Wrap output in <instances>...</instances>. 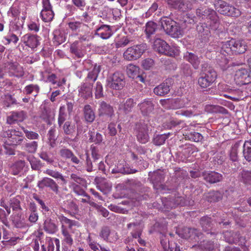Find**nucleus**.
I'll return each instance as SVG.
<instances>
[{
    "instance_id": "nucleus-22",
    "label": "nucleus",
    "mask_w": 251,
    "mask_h": 251,
    "mask_svg": "<svg viewBox=\"0 0 251 251\" xmlns=\"http://www.w3.org/2000/svg\"><path fill=\"white\" fill-rule=\"evenodd\" d=\"M38 37L36 35L28 33L22 37V41L26 46L31 49H34L37 47L39 43Z\"/></svg>"
},
{
    "instance_id": "nucleus-43",
    "label": "nucleus",
    "mask_w": 251,
    "mask_h": 251,
    "mask_svg": "<svg viewBox=\"0 0 251 251\" xmlns=\"http://www.w3.org/2000/svg\"><path fill=\"white\" fill-rule=\"evenodd\" d=\"M88 134L89 136V140L90 142H94L97 144H100L102 142L103 138L100 133L89 131Z\"/></svg>"
},
{
    "instance_id": "nucleus-10",
    "label": "nucleus",
    "mask_w": 251,
    "mask_h": 251,
    "mask_svg": "<svg viewBox=\"0 0 251 251\" xmlns=\"http://www.w3.org/2000/svg\"><path fill=\"white\" fill-rule=\"evenodd\" d=\"M125 84V76L119 72L114 73L110 77L108 83L110 88L115 90H121Z\"/></svg>"
},
{
    "instance_id": "nucleus-51",
    "label": "nucleus",
    "mask_w": 251,
    "mask_h": 251,
    "mask_svg": "<svg viewBox=\"0 0 251 251\" xmlns=\"http://www.w3.org/2000/svg\"><path fill=\"white\" fill-rule=\"evenodd\" d=\"M157 26V24L152 21H150L146 24L145 32L148 38L155 32Z\"/></svg>"
},
{
    "instance_id": "nucleus-47",
    "label": "nucleus",
    "mask_w": 251,
    "mask_h": 251,
    "mask_svg": "<svg viewBox=\"0 0 251 251\" xmlns=\"http://www.w3.org/2000/svg\"><path fill=\"white\" fill-rule=\"evenodd\" d=\"M41 17L45 22L51 21L54 17V13L52 10L43 9L40 13Z\"/></svg>"
},
{
    "instance_id": "nucleus-53",
    "label": "nucleus",
    "mask_w": 251,
    "mask_h": 251,
    "mask_svg": "<svg viewBox=\"0 0 251 251\" xmlns=\"http://www.w3.org/2000/svg\"><path fill=\"white\" fill-rule=\"evenodd\" d=\"M198 84L201 88H206L210 86L214 82L209 79L205 76L202 75L198 78Z\"/></svg>"
},
{
    "instance_id": "nucleus-37",
    "label": "nucleus",
    "mask_w": 251,
    "mask_h": 251,
    "mask_svg": "<svg viewBox=\"0 0 251 251\" xmlns=\"http://www.w3.org/2000/svg\"><path fill=\"white\" fill-rule=\"evenodd\" d=\"M137 172L135 169L128 167L126 164L119 163L117 168L112 170V173H122L123 174H134Z\"/></svg>"
},
{
    "instance_id": "nucleus-19",
    "label": "nucleus",
    "mask_w": 251,
    "mask_h": 251,
    "mask_svg": "<svg viewBox=\"0 0 251 251\" xmlns=\"http://www.w3.org/2000/svg\"><path fill=\"white\" fill-rule=\"evenodd\" d=\"M183 58L189 62L194 69L198 70L199 68L201 59L196 54L187 51L184 53Z\"/></svg>"
},
{
    "instance_id": "nucleus-28",
    "label": "nucleus",
    "mask_w": 251,
    "mask_h": 251,
    "mask_svg": "<svg viewBox=\"0 0 251 251\" xmlns=\"http://www.w3.org/2000/svg\"><path fill=\"white\" fill-rule=\"evenodd\" d=\"M200 224L203 231L205 232L210 231V234L214 235L218 234V232L211 231L212 230V224L211 218L208 216L201 217L200 219Z\"/></svg>"
},
{
    "instance_id": "nucleus-17",
    "label": "nucleus",
    "mask_w": 251,
    "mask_h": 251,
    "mask_svg": "<svg viewBox=\"0 0 251 251\" xmlns=\"http://www.w3.org/2000/svg\"><path fill=\"white\" fill-rule=\"evenodd\" d=\"M26 118V113L24 111H13L7 117L6 123L9 125L14 124L17 122H22Z\"/></svg>"
},
{
    "instance_id": "nucleus-35",
    "label": "nucleus",
    "mask_w": 251,
    "mask_h": 251,
    "mask_svg": "<svg viewBox=\"0 0 251 251\" xmlns=\"http://www.w3.org/2000/svg\"><path fill=\"white\" fill-rule=\"evenodd\" d=\"M242 141H239L236 142L231 147L230 152V160L233 162H237L238 164V151L239 148H241L242 146ZM236 163H234V165L236 166Z\"/></svg>"
},
{
    "instance_id": "nucleus-32",
    "label": "nucleus",
    "mask_w": 251,
    "mask_h": 251,
    "mask_svg": "<svg viewBox=\"0 0 251 251\" xmlns=\"http://www.w3.org/2000/svg\"><path fill=\"white\" fill-rule=\"evenodd\" d=\"M93 85L85 82L79 89V95L85 99H87L92 96Z\"/></svg>"
},
{
    "instance_id": "nucleus-57",
    "label": "nucleus",
    "mask_w": 251,
    "mask_h": 251,
    "mask_svg": "<svg viewBox=\"0 0 251 251\" xmlns=\"http://www.w3.org/2000/svg\"><path fill=\"white\" fill-rule=\"evenodd\" d=\"M91 155L92 157L93 163L94 165H96V163H98L100 161V155L98 153L97 148L93 145L91 146Z\"/></svg>"
},
{
    "instance_id": "nucleus-20",
    "label": "nucleus",
    "mask_w": 251,
    "mask_h": 251,
    "mask_svg": "<svg viewBox=\"0 0 251 251\" xmlns=\"http://www.w3.org/2000/svg\"><path fill=\"white\" fill-rule=\"evenodd\" d=\"M112 34L111 26L106 25H102L97 28L95 32V35H98L103 39H108Z\"/></svg>"
},
{
    "instance_id": "nucleus-52",
    "label": "nucleus",
    "mask_w": 251,
    "mask_h": 251,
    "mask_svg": "<svg viewBox=\"0 0 251 251\" xmlns=\"http://www.w3.org/2000/svg\"><path fill=\"white\" fill-rule=\"evenodd\" d=\"M38 142L36 141L26 142L24 145V149L28 153H35L38 147Z\"/></svg>"
},
{
    "instance_id": "nucleus-29",
    "label": "nucleus",
    "mask_w": 251,
    "mask_h": 251,
    "mask_svg": "<svg viewBox=\"0 0 251 251\" xmlns=\"http://www.w3.org/2000/svg\"><path fill=\"white\" fill-rule=\"evenodd\" d=\"M100 71V66L95 64L93 69L90 71L85 78V82L92 84L96 81L98 75Z\"/></svg>"
},
{
    "instance_id": "nucleus-7",
    "label": "nucleus",
    "mask_w": 251,
    "mask_h": 251,
    "mask_svg": "<svg viewBox=\"0 0 251 251\" xmlns=\"http://www.w3.org/2000/svg\"><path fill=\"white\" fill-rule=\"evenodd\" d=\"M234 80L240 86L251 83V70L245 68L238 69L235 72Z\"/></svg>"
},
{
    "instance_id": "nucleus-30",
    "label": "nucleus",
    "mask_w": 251,
    "mask_h": 251,
    "mask_svg": "<svg viewBox=\"0 0 251 251\" xmlns=\"http://www.w3.org/2000/svg\"><path fill=\"white\" fill-rule=\"evenodd\" d=\"M83 117L86 122L92 123L95 119V113L89 104L84 105L83 108Z\"/></svg>"
},
{
    "instance_id": "nucleus-8",
    "label": "nucleus",
    "mask_w": 251,
    "mask_h": 251,
    "mask_svg": "<svg viewBox=\"0 0 251 251\" xmlns=\"http://www.w3.org/2000/svg\"><path fill=\"white\" fill-rule=\"evenodd\" d=\"M135 131L137 141L141 144H145L149 141V127L145 123H138L135 125Z\"/></svg>"
},
{
    "instance_id": "nucleus-50",
    "label": "nucleus",
    "mask_w": 251,
    "mask_h": 251,
    "mask_svg": "<svg viewBox=\"0 0 251 251\" xmlns=\"http://www.w3.org/2000/svg\"><path fill=\"white\" fill-rule=\"evenodd\" d=\"M161 201L165 210L175 207L173 197L163 198L161 199Z\"/></svg>"
},
{
    "instance_id": "nucleus-25",
    "label": "nucleus",
    "mask_w": 251,
    "mask_h": 251,
    "mask_svg": "<svg viewBox=\"0 0 251 251\" xmlns=\"http://www.w3.org/2000/svg\"><path fill=\"white\" fill-rule=\"evenodd\" d=\"M135 103L136 102L133 99H127L119 105L118 109L125 114H128L131 112L132 109L134 106Z\"/></svg>"
},
{
    "instance_id": "nucleus-59",
    "label": "nucleus",
    "mask_w": 251,
    "mask_h": 251,
    "mask_svg": "<svg viewBox=\"0 0 251 251\" xmlns=\"http://www.w3.org/2000/svg\"><path fill=\"white\" fill-rule=\"evenodd\" d=\"M64 106H61L59 109V113L58 118V124L60 127L66 120V114L64 112Z\"/></svg>"
},
{
    "instance_id": "nucleus-38",
    "label": "nucleus",
    "mask_w": 251,
    "mask_h": 251,
    "mask_svg": "<svg viewBox=\"0 0 251 251\" xmlns=\"http://www.w3.org/2000/svg\"><path fill=\"white\" fill-rule=\"evenodd\" d=\"M2 105L6 107H9L13 104H17V100L10 94H5L0 97Z\"/></svg>"
},
{
    "instance_id": "nucleus-58",
    "label": "nucleus",
    "mask_w": 251,
    "mask_h": 251,
    "mask_svg": "<svg viewBox=\"0 0 251 251\" xmlns=\"http://www.w3.org/2000/svg\"><path fill=\"white\" fill-rule=\"evenodd\" d=\"M86 160L85 162L84 167L85 170L88 172H92L93 171L94 164L93 161L91 160L89 154L86 153Z\"/></svg>"
},
{
    "instance_id": "nucleus-5",
    "label": "nucleus",
    "mask_w": 251,
    "mask_h": 251,
    "mask_svg": "<svg viewBox=\"0 0 251 251\" xmlns=\"http://www.w3.org/2000/svg\"><path fill=\"white\" fill-rule=\"evenodd\" d=\"M162 26L166 33L174 38L182 35V30L177 23L173 20L165 18L162 21Z\"/></svg>"
},
{
    "instance_id": "nucleus-63",
    "label": "nucleus",
    "mask_w": 251,
    "mask_h": 251,
    "mask_svg": "<svg viewBox=\"0 0 251 251\" xmlns=\"http://www.w3.org/2000/svg\"><path fill=\"white\" fill-rule=\"evenodd\" d=\"M125 184L132 188H139L142 186V183L138 180L135 179H127L125 181Z\"/></svg>"
},
{
    "instance_id": "nucleus-62",
    "label": "nucleus",
    "mask_w": 251,
    "mask_h": 251,
    "mask_svg": "<svg viewBox=\"0 0 251 251\" xmlns=\"http://www.w3.org/2000/svg\"><path fill=\"white\" fill-rule=\"evenodd\" d=\"M8 215L4 209L0 208V220L7 227H9L10 225L7 219Z\"/></svg>"
},
{
    "instance_id": "nucleus-9",
    "label": "nucleus",
    "mask_w": 251,
    "mask_h": 251,
    "mask_svg": "<svg viewBox=\"0 0 251 251\" xmlns=\"http://www.w3.org/2000/svg\"><path fill=\"white\" fill-rule=\"evenodd\" d=\"M4 67L10 76L21 77L24 75V69L17 62H7Z\"/></svg>"
},
{
    "instance_id": "nucleus-46",
    "label": "nucleus",
    "mask_w": 251,
    "mask_h": 251,
    "mask_svg": "<svg viewBox=\"0 0 251 251\" xmlns=\"http://www.w3.org/2000/svg\"><path fill=\"white\" fill-rule=\"evenodd\" d=\"M170 133H168L167 134H157L154 136L153 138V143L156 146H160L163 144L166 140L169 137Z\"/></svg>"
},
{
    "instance_id": "nucleus-33",
    "label": "nucleus",
    "mask_w": 251,
    "mask_h": 251,
    "mask_svg": "<svg viewBox=\"0 0 251 251\" xmlns=\"http://www.w3.org/2000/svg\"><path fill=\"white\" fill-rule=\"evenodd\" d=\"M40 118L48 124H50L51 119L54 118V114L51 109L45 105L42 106Z\"/></svg>"
},
{
    "instance_id": "nucleus-16",
    "label": "nucleus",
    "mask_w": 251,
    "mask_h": 251,
    "mask_svg": "<svg viewBox=\"0 0 251 251\" xmlns=\"http://www.w3.org/2000/svg\"><path fill=\"white\" fill-rule=\"evenodd\" d=\"M201 75L205 76V78L207 77L213 82L216 80L217 76L216 71L207 63L201 64Z\"/></svg>"
},
{
    "instance_id": "nucleus-18",
    "label": "nucleus",
    "mask_w": 251,
    "mask_h": 251,
    "mask_svg": "<svg viewBox=\"0 0 251 251\" xmlns=\"http://www.w3.org/2000/svg\"><path fill=\"white\" fill-rule=\"evenodd\" d=\"M59 154L60 156L65 159H70L72 163L75 165L81 164V161L75 156L73 152L69 149L63 148L60 150Z\"/></svg>"
},
{
    "instance_id": "nucleus-55",
    "label": "nucleus",
    "mask_w": 251,
    "mask_h": 251,
    "mask_svg": "<svg viewBox=\"0 0 251 251\" xmlns=\"http://www.w3.org/2000/svg\"><path fill=\"white\" fill-rule=\"evenodd\" d=\"M44 173L52 176L53 178L60 179L64 183L66 182L64 176L57 171L48 169L44 172Z\"/></svg>"
},
{
    "instance_id": "nucleus-12",
    "label": "nucleus",
    "mask_w": 251,
    "mask_h": 251,
    "mask_svg": "<svg viewBox=\"0 0 251 251\" xmlns=\"http://www.w3.org/2000/svg\"><path fill=\"white\" fill-rule=\"evenodd\" d=\"M168 4L175 9L185 12L191 9V4L185 0H166Z\"/></svg>"
},
{
    "instance_id": "nucleus-34",
    "label": "nucleus",
    "mask_w": 251,
    "mask_h": 251,
    "mask_svg": "<svg viewBox=\"0 0 251 251\" xmlns=\"http://www.w3.org/2000/svg\"><path fill=\"white\" fill-rule=\"evenodd\" d=\"M100 108H99V115L101 116L104 115L111 116L113 112V107L109 104L104 101L100 102Z\"/></svg>"
},
{
    "instance_id": "nucleus-54",
    "label": "nucleus",
    "mask_w": 251,
    "mask_h": 251,
    "mask_svg": "<svg viewBox=\"0 0 251 251\" xmlns=\"http://www.w3.org/2000/svg\"><path fill=\"white\" fill-rule=\"evenodd\" d=\"M241 181L246 184H251V171L243 170L241 173Z\"/></svg>"
},
{
    "instance_id": "nucleus-24",
    "label": "nucleus",
    "mask_w": 251,
    "mask_h": 251,
    "mask_svg": "<svg viewBox=\"0 0 251 251\" xmlns=\"http://www.w3.org/2000/svg\"><path fill=\"white\" fill-rule=\"evenodd\" d=\"M179 237L184 239H188L193 235L199 237L201 232L196 228H191L187 227H184L181 230L176 232Z\"/></svg>"
},
{
    "instance_id": "nucleus-21",
    "label": "nucleus",
    "mask_w": 251,
    "mask_h": 251,
    "mask_svg": "<svg viewBox=\"0 0 251 251\" xmlns=\"http://www.w3.org/2000/svg\"><path fill=\"white\" fill-rule=\"evenodd\" d=\"M170 80H166L154 88V93L159 96H164L170 91Z\"/></svg>"
},
{
    "instance_id": "nucleus-48",
    "label": "nucleus",
    "mask_w": 251,
    "mask_h": 251,
    "mask_svg": "<svg viewBox=\"0 0 251 251\" xmlns=\"http://www.w3.org/2000/svg\"><path fill=\"white\" fill-rule=\"evenodd\" d=\"M180 21L181 22V25L184 27H190L195 23V21L193 17L190 15L187 14L184 15L182 17V19H180Z\"/></svg>"
},
{
    "instance_id": "nucleus-41",
    "label": "nucleus",
    "mask_w": 251,
    "mask_h": 251,
    "mask_svg": "<svg viewBox=\"0 0 251 251\" xmlns=\"http://www.w3.org/2000/svg\"><path fill=\"white\" fill-rule=\"evenodd\" d=\"M40 87L37 84H31L26 86L24 89V93L26 95L34 94V97L37 96L39 92Z\"/></svg>"
},
{
    "instance_id": "nucleus-26",
    "label": "nucleus",
    "mask_w": 251,
    "mask_h": 251,
    "mask_svg": "<svg viewBox=\"0 0 251 251\" xmlns=\"http://www.w3.org/2000/svg\"><path fill=\"white\" fill-rule=\"evenodd\" d=\"M44 230L49 234H54L58 230L56 221L50 218H47L43 224Z\"/></svg>"
},
{
    "instance_id": "nucleus-14",
    "label": "nucleus",
    "mask_w": 251,
    "mask_h": 251,
    "mask_svg": "<svg viewBox=\"0 0 251 251\" xmlns=\"http://www.w3.org/2000/svg\"><path fill=\"white\" fill-rule=\"evenodd\" d=\"M23 135L21 132L13 129L10 134V138L5 141V144L15 147L20 145L24 140V137Z\"/></svg>"
},
{
    "instance_id": "nucleus-61",
    "label": "nucleus",
    "mask_w": 251,
    "mask_h": 251,
    "mask_svg": "<svg viewBox=\"0 0 251 251\" xmlns=\"http://www.w3.org/2000/svg\"><path fill=\"white\" fill-rule=\"evenodd\" d=\"M24 133L25 134V136L30 140H35L39 138V134L35 132L32 131H29L25 129L24 127H22Z\"/></svg>"
},
{
    "instance_id": "nucleus-13",
    "label": "nucleus",
    "mask_w": 251,
    "mask_h": 251,
    "mask_svg": "<svg viewBox=\"0 0 251 251\" xmlns=\"http://www.w3.org/2000/svg\"><path fill=\"white\" fill-rule=\"evenodd\" d=\"M38 186L42 189L44 187H48L56 194H58L59 192L58 184L54 180L49 177H44L38 182Z\"/></svg>"
},
{
    "instance_id": "nucleus-45",
    "label": "nucleus",
    "mask_w": 251,
    "mask_h": 251,
    "mask_svg": "<svg viewBox=\"0 0 251 251\" xmlns=\"http://www.w3.org/2000/svg\"><path fill=\"white\" fill-rule=\"evenodd\" d=\"M63 129L66 135H73L75 130V125L70 121H66L63 126Z\"/></svg>"
},
{
    "instance_id": "nucleus-3",
    "label": "nucleus",
    "mask_w": 251,
    "mask_h": 251,
    "mask_svg": "<svg viewBox=\"0 0 251 251\" xmlns=\"http://www.w3.org/2000/svg\"><path fill=\"white\" fill-rule=\"evenodd\" d=\"M214 5L216 10L221 14L234 17L241 15V12L239 9L223 0H215Z\"/></svg>"
},
{
    "instance_id": "nucleus-6",
    "label": "nucleus",
    "mask_w": 251,
    "mask_h": 251,
    "mask_svg": "<svg viewBox=\"0 0 251 251\" xmlns=\"http://www.w3.org/2000/svg\"><path fill=\"white\" fill-rule=\"evenodd\" d=\"M153 47L155 50L160 53L175 57L178 55L177 50L171 48L164 40L157 38L154 41Z\"/></svg>"
},
{
    "instance_id": "nucleus-64",
    "label": "nucleus",
    "mask_w": 251,
    "mask_h": 251,
    "mask_svg": "<svg viewBox=\"0 0 251 251\" xmlns=\"http://www.w3.org/2000/svg\"><path fill=\"white\" fill-rule=\"evenodd\" d=\"M154 64V60L151 58H147L142 61V65L145 70H150Z\"/></svg>"
},
{
    "instance_id": "nucleus-44",
    "label": "nucleus",
    "mask_w": 251,
    "mask_h": 251,
    "mask_svg": "<svg viewBox=\"0 0 251 251\" xmlns=\"http://www.w3.org/2000/svg\"><path fill=\"white\" fill-rule=\"evenodd\" d=\"M222 198V194L218 191L210 192L207 196V201L210 202L219 201Z\"/></svg>"
},
{
    "instance_id": "nucleus-36",
    "label": "nucleus",
    "mask_w": 251,
    "mask_h": 251,
    "mask_svg": "<svg viewBox=\"0 0 251 251\" xmlns=\"http://www.w3.org/2000/svg\"><path fill=\"white\" fill-rule=\"evenodd\" d=\"M25 161L22 160L13 163L10 167L11 174L15 176L20 175L25 166Z\"/></svg>"
},
{
    "instance_id": "nucleus-40",
    "label": "nucleus",
    "mask_w": 251,
    "mask_h": 251,
    "mask_svg": "<svg viewBox=\"0 0 251 251\" xmlns=\"http://www.w3.org/2000/svg\"><path fill=\"white\" fill-rule=\"evenodd\" d=\"M243 155L248 161H251V141H246L243 146Z\"/></svg>"
},
{
    "instance_id": "nucleus-42",
    "label": "nucleus",
    "mask_w": 251,
    "mask_h": 251,
    "mask_svg": "<svg viewBox=\"0 0 251 251\" xmlns=\"http://www.w3.org/2000/svg\"><path fill=\"white\" fill-rule=\"evenodd\" d=\"M139 70L140 69L138 66L130 64L126 67V73L128 77L134 79L138 75Z\"/></svg>"
},
{
    "instance_id": "nucleus-60",
    "label": "nucleus",
    "mask_w": 251,
    "mask_h": 251,
    "mask_svg": "<svg viewBox=\"0 0 251 251\" xmlns=\"http://www.w3.org/2000/svg\"><path fill=\"white\" fill-rule=\"evenodd\" d=\"M104 97L102 86L100 82H97L95 88V97L96 99H100Z\"/></svg>"
},
{
    "instance_id": "nucleus-31",
    "label": "nucleus",
    "mask_w": 251,
    "mask_h": 251,
    "mask_svg": "<svg viewBox=\"0 0 251 251\" xmlns=\"http://www.w3.org/2000/svg\"><path fill=\"white\" fill-rule=\"evenodd\" d=\"M12 225L16 228H22L25 226L24 219L22 218L21 212H15L10 216Z\"/></svg>"
},
{
    "instance_id": "nucleus-49",
    "label": "nucleus",
    "mask_w": 251,
    "mask_h": 251,
    "mask_svg": "<svg viewBox=\"0 0 251 251\" xmlns=\"http://www.w3.org/2000/svg\"><path fill=\"white\" fill-rule=\"evenodd\" d=\"M9 204L13 211L22 209L20 205V197L19 196L11 198L9 201Z\"/></svg>"
},
{
    "instance_id": "nucleus-56",
    "label": "nucleus",
    "mask_w": 251,
    "mask_h": 251,
    "mask_svg": "<svg viewBox=\"0 0 251 251\" xmlns=\"http://www.w3.org/2000/svg\"><path fill=\"white\" fill-rule=\"evenodd\" d=\"M62 233L66 243L69 245L71 246L73 242V238L67 229L63 225L62 226Z\"/></svg>"
},
{
    "instance_id": "nucleus-1",
    "label": "nucleus",
    "mask_w": 251,
    "mask_h": 251,
    "mask_svg": "<svg viewBox=\"0 0 251 251\" xmlns=\"http://www.w3.org/2000/svg\"><path fill=\"white\" fill-rule=\"evenodd\" d=\"M197 15L206 23H199L196 27L199 36L206 40L210 35V29L216 31L220 26L219 17L215 11L210 8H199L197 9Z\"/></svg>"
},
{
    "instance_id": "nucleus-27",
    "label": "nucleus",
    "mask_w": 251,
    "mask_h": 251,
    "mask_svg": "<svg viewBox=\"0 0 251 251\" xmlns=\"http://www.w3.org/2000/svg\"><path fill=\"white\" fill-rule=\"evenodd\" d=\"M138 106L142 114L144 116H147L151 114L153 110L154 105L150 100H145L138 104Z\"/></svg>"
},
{
    "instance_id": "nucleus-4",
    "label": "nucleus",
    "mask_w": 251,
    "mask_h": 251,
    "mask_svg": "<svg viewBox=\"0 0 251 251\" xmlns=\"http://www.w3.org/2000/svg\"><path fill=\"white\" fill-rule=\"evenodd\" d=\"M147 49L146 44H141L128 48L124 52L123 57L128 61L136 60L139 59Z\"/></svg>"
},
{
    "instance_id": "nucleus-15",
    "label": "nucleus",
    "mask_w": 251,
    "mask_h": 251,
    "mask_svg": "<svg viewBox=\"0 0 251 251\" xmlns=\"http://www.w3.org/2000/svg\"><path fill=\"white\" fill-rule=\"evenodd\" d=\"M202 176L206 182L210 184L220 182L223 178L222 174L215 171L203 172Z\"/></svg>"
},
{
    "instance_id": "nucleus-11",
    "label": "nucleus",
    "mask_w": 251,
    "mask_h": 251,
    "mask_svg": "<svg viewBox=\"0 0 251 251\" xmlns=\"http://www.w3.org/2000/svg\"><path fill=\"white\" fill-rule=\"evenodd\" d=\"M197 248L205 251H220V244L212 240H204L198 245H195L192 248Z\"/></svg>"
},
{
    "instance_id": "nucleus-23",
    "label": "nucleus",
    "mask_w": 251,
    "mask_h": 251,
    "mask_svg": "<svg viewBox=\"0 0 251 251\" xmlns=\"http://www.w3.org/2000/svg\"><path fill=\"white\" fill-rule=\"evenodd\" d=\"M153 182L157 189L164 190V186L161 183L164 180V173L163 171L158 170L153 173Z\"/></svg>"
},
{
    "instance_id": "nucleus-2",
    "label": "nucleus",
    "mask_w": 251,
    "mask_h": 251,
    "mask_svg": "<svg viewBox=\"0 0 251 251\" xmlns=\"http://www.w3.org/2000/svg\"><path fill=\"white\" fill-rule=\"evenodd\" d=\"M247 46L243 40H236L232 38L224 43L221 48V52L238 55L243 54L247 50Z\"/></svg>"
},
{
    "instance_id": "nucleus-39",
    "label": "nucleus",
    "mask_w": 251,
    "mask_h": 251,
    "mask_svg": "<svg viewBox=\"0 0 251 251\" xmlns=\"http://www.w3.org/2000/svg\"><path fill=\"white\" fill-rule=\"evenodd\" d=\"M70 52L76 57L82 58L84 56L85 51L78 46V41H75L70 46Z\"/></svg>"
}]
</instances>
